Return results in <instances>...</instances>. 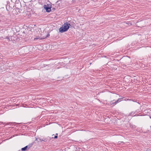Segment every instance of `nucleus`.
Returning <instances> with one entry per match:
<instances>
[{
  "instance_id": "1a4fd4ad",
  "label": "nucleus",
  "mask_w": 151,
  "mask_h": 151,
  "mask_svg": "<svg viewBox=\"0 0 151 151\" xmlns=\"http://www.w3.org/2000/svg\"><path fill=\"white\" fill-rule=\"evenodd\" d=\"M122 99V98H119L117 100L115 101L116 102L117 104V103L119 102Z\"/></svg>"
},
{
  "instance_id": "a211bd4d",
  "label": "nucleus",
  "mask_w": 151,
  "mask_h": 151,
  "mask_svg": "<svg viewBox=\"0 0 151 151\" xmlns=\"http://www.w3.org/2000/svg\"><path fill=\"white\" fill-rule=\"evenodd\" d=\"M60 68V67H57V68Z\"/></svg>"
},
{
  "instance_id": "20e7f679",
  "label": "nucleus",
  "mask_w": 151,
  "mask_h": 151,
  "mask_svg": "<svg viewBox=\"0 0 151 151\" xmlns=\"http://www.w3.org/2000/svg\"><path fill=\"white\" fill-rule=\"evenodd\" d=\"M50 35L49 34H48L47 35H46L45 36V37H37L34 38V40H37V39H39V40H42L43 39H44L45 38H47V37H48V36H49Z\"/></svg>"
},
{
  "instance_id": "f257e3e1",
  "label": "nucleus",
  "mask_w": 151,
  "mask_h": 151,
  "mask_svg": "<svg viewBox=\"0 0 151 151\" xmlns=\"http://www.w3.org/2000/svg\"><path fill=\"white\" fill-rule=\"evenodd\" d=\"M71 25L69 23L67 22L65 23L63 25L62 27H60L59 29V31L61 33H63L67 31L70 28Z\"/></svg>"
},
{
  "instance_id": "0eeeda50",
  "label": "nucleus",
  "mask_w": 151,
  "mask_h": 151,
  "mask_svg": "<svg viewBox=\"0 0 151 151\" xmlns=\"http://www.w3.org/2000/svg\"><path fill=\"white\" fill-rule=\"evenodd\" d=\"M65 65V64L63 63V62H62V63H58L57 66L59 65H61V66H64Z\"/></svg>"
},
{
  "instance_id": "aec40b11",
  "label": "nucleus",
  "mask_w": 151,
  "mask_h": 151,
  "mask_svg": "<svg viewBox=\"0 0 151 151\" xmlns=\"http://www.w3.org/2000/svg\"><path fill=\"white\" fill-rule=\"evenodd\" d=\"M150 118H151V117L150 116Z\"/></svg>"
},
{
  "instance_id": "f03ea898",
  "label": "nucleus",
  "mask_w": 151,
  "mask_h": 151,
  "mask_svg": "<svg viewBox=\"0 0 151 151\" xmlns=\"http://www.w3.org/2000/svg\"><path fill=\"white\" fill-rule=\"evenodd\" d=\"M30 147V145H27L21 149V150L18 151H26L27 149H29Z\"/></svg>"
},
{
  "instance_id": "7ed1b4c3",
  "label": "nucleus",
  "mask_w": 151,
  "mask_h": 151,
  "mask_svg": "<svg viewBox=\"0 0 151 151\" xmlns=\"http://www.w3.org/2000/svg\"><path fill=\"white\" fill-rule=\"evenodd\" d=\"M44 8L46 10V11L47 12H49L51 11V8L49 7H48L46 5H44Z\"/></svg>"
},
{
  "instance_id": "dca6fc26",
  "label": "nucleus",
  "mask_w": 151,
  "mask_h": 151,
  "mask_svg": "<svg viewBox=\"0 0 151 151\" xmlns=\"http://www.w3.org/2000/svg\"><path fill=\"white\" fill-rule=\"evenodd\" d=\"M59 51H59V50H58V51H57V54H58V53H60V52H59ZM58 55L59 54H57V55Z\"/></svg>"
},
{
  "instance_id": "6ab92c4d",
  "label": "nucleus",
  "mask_w": 151,
  "mask_h": 151,
  "mask_svg": "<svg viewBox=\"0 0 151 151\" xmlns=\"http://www.w3.org/2000/svg\"><path fill=\"white\" fill-rule=\"evenodd\" d=\"M58 57L57 56V59H58Z\"/></svg>"
},
{
  "instance_id": "412c9836",
  "label": "nucleus",
  "mask_w": 151,
  "mask_h": 151,
  "mask_svg": "<svg viewBox=\"0 0 151 151\" xmlns=\"http://www.w3.org/2000/svg\"><path fill=\"white\" fill-rule=\"evenodd\" d=\"M150 127H151V126H150Z\"/></svg>"
},
{
  "instance_id": "9b49d317",
  "label": "nucleus",
  "mask_w": 151,
  "mask_h": 151,
  "mask_svg": "<svg viewBox=\"0 0 151 151\" xmlns=\"http://www.w3.org/2000/svg\"><path fill=\"white\" fill-rule=\"evenodd\" d=\"M10 36H7L6 37V39H7L8 40V41H9V40H10Z\"/></svg>"
},
{
  "instance_id": "6e6552de",
  "label": "nucleus",
  "mask_w": 151,
  "mask_h": 151,
  "mask_svg": "<svg viewBox=\"0 0 151 151\" xmlns=\"http://www.w3.org/2000/svg\"><path fill=\"white\" fill-rule=\"evenodd\" d=\"M15 37L14 36H12L10 38V40H9L10 41H15Z\"/></svg>"
},
{
  "instance_id": "39448f33",
  "label": "nucleus",
  "mask_w": 151,
  "mask_h": 151,
  "mask_svg": "<svg viewBox=\"0 0 151 151\" xmlns=\"http://www.w3.org/2000/svg\"><path fill=\"white\" fill-rule=\"evenodd\" d=\"M114 100L111 101L110 102V105H111L112 106H113L117 104L115 101L114 102Z\"/></svg>"
},
{
  "instance_id": "ddd939ff",
  "label": "nucleus",
  "mask_w": 151,
  "mask_h": 151,
  "mask_svg": "<svg viewBox=\"0 0 151 151\" xmlns=\"http://www.w3.org/2000/svg\"><path fill=\"white\" fill-rule=\"evenodd\" d=\"M5 123H3V122H0V124H5Z\"/></svg>"
},
{
  "instance_id": "4468645a",
  "label": "nucleus",
  "mask_w": 151,
  "mask_h": 151,
  "mask_svg": "<svg viewBox=\"0 0 151 151\" xmlns=\"http://www.w3.org/2000/svg\"><path fill=\"white\" fill-rule=\"evenodd\" d=\"M10 123H10V122H8V123H7L6 124L9 125Z\"/></svg>"
},
{
  "instance_id": "f8f14e48",
  "label": "nucleus",
  "mask_w": 151,
  "mask_h": 151,
  "mask_svg": "<svg viewBox=\"0 0 151 151\" xmlns=\"http://www.w3.org/2000/svg\"><path fill=\"white\" fill-rule=\"evenodd\" d=\"M41 141H45V140H43L42 139H39Z\"/></svg>"
},
{
  "instance_id": "423d86ee",
  "label": "nucleus",
  "mask_w": 151,
  "mask_h": 151,
  "mask_svg": "<svg viewBox=\"0 0 151 151\" xmlns=\"http://www.w3.org/2000/svg\"><path fill=\"white\" fill-rule=\"evenodd\" d=\"M135 112H132L129 114V116H138V115H136V114L134 115V114H135Z\"/></svg>"
},
{
  "instance_id": "f3484780",
  "label": "nucleus",
  "mask_w": 151,
  "mask_h": 151,
  "mask_svg": "<svg viewBox=\"0 0 151 151\" xmlns=\"http://www.w3.org/2000/svg\"><path fill=\"white\" fill-rule=\"evenodd\" d=\"M57 83H58V81H59V80H57Z\"/></svg>"
},
{
  "instance_id": "2eb2a0df",
  "label": "nucleus",
  "mask_w": 151,
  "mask_h": 151,
  "mask_svg": "<svg viewBox=\"0 0 151 151\" xmlns=\"http://www.w3.org/2000/svg\"><path fill=\"white\" fill-rule=\"evenodd\" d=\"M54 138L55 139H57V134H56V135L54 136Z\"/></svg>"
},
{
  "instance_id": "9d476101",
  "label": "nucleus",
  "mask_w": 151,
  "mask_h": 151,
  "mask_svg": "<svg viewBox=\"0 0 151 151\" xmlns=\"http://www.w3.org/2000/svg\"><path fill=\"white\" fill-rule=\"evenodd\" d=\"M126 23L128 24V25L131 26L132 25V23L130 21H127Z\"/></svg>"
}]
</instances>
